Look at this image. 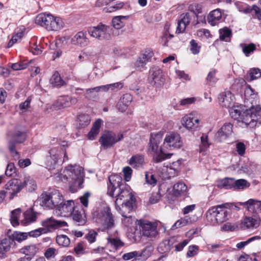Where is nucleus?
Listing matches in <instances>:
<instances>
[{
    "mask_svg": "<svg viewBox=\"0 0 261 261\" xmlns=\"http://www.w3.org/2000/svg\"><path fill=\"white\" fill-rule=\"evenodd\" d=\"M50 143L57 145L48 151V155L45 158V165L57 181L67 182L71 192H75L82 188L84 172L83 168L79 165H69L63 170L59 171L58 167L68 160L65 147L67 146L65 141H61L54 138Z\"/></svg>",
    "mask_w": 261,
    "mask_h": 261,
    "instance_id": "1",
    "label": "nucleus"
},
{
    "mask_svg": "<svg viewBox=\"0 0 261 261\" xmlns=\"http://www.w3.org/2000/svg\"><path fill=\"white\" fill-rule=\"evenodd\" d=\"M96 221L99 225V229L108 234L105 247H98L96 249L97 252H115L124 246V243L120 239L116 224L109 207H104L97 213Z\"/></svg>",
    "mask_w": 261,
    "mask_h": 261,
    "instance_id": "2",
    "label": "nucleus"
},
{
    "mask_svg": "<svg viewBox=\"0 0 261 261\" xmlns=\"http://www.w3.org/2000/svg\"><path fill=\"white\" fill-rule=\"evenodd\" d=\"M7 193L9 195V199H12L19 193L22 189L25 188L30 192L35 190L37 184L34 179L25 174H20L18 178L9 180L5 185Z\"/></svg>",
    "mask_w": 261,
    "mask_h": 261,
    "instance_id": "3",
    "label": "nucleus"
},
{
    "mask_svg": "<svg viewBox=\"0 0 261 261\" xmlns=\"http://www.w3.org/2000/svg\"><path fill=\"white\" fill-rule=\"evenodd\" d=\"M249 212L253 213L252 216L246 217L242 225L247 228H256L261 225V201L250 199L245 202H240Z\"/></svg>",
    "mask_w": 261,
    "mask_h": 261,
    "instance_id": "4",
    "label": "nucleus"
},
{
    "mask_svg": "<svg viewBox=\"0 0 261 261\" xmlns=\"http://www.w3.org/2000/svg\"><path fill=\"white\" fill-rule=\"evenodd\" d=\"M233 206L232 203H225L210 208L206 214L207 220L213 225L222 223L228 219Z\"/></svg>",
    "mask_w": 261,
    "mask_h": 261,
    "instance_id": "5",
    "label": "nucleus"
},
{
    "mask_svg": "<svg viewBox=\"0 0 261 261\" xmlns=\"http://www.w3.org/2000/svg\"><path fill=\"white\" fill-rule=\"evenodd\" d=\"M163 138V134L161 132L152 133L150 135L149 150L153 152V160L155 163L161 162L164 160L170 158L172 153L165 152L163 144L159 146Z\"/></svg>",
    "mask_w": 261,
    "mask_h": 261,
    "instance_id": "6",
    "label": "nucleus"
},
{
    "mask_svg": "<svg viewBox=\"0 0 261 261\" xmlns=\"http://www.w3.org/2000/svg\"><path fill=\"white\" fill-rule=\"evenodd\" d=\"M134 195L130 187L127 185L119 188V192L116 195L115 205L119 210L126 209L130 213L133 209Z\"/></svg>",
    "mask_w": 261,
    "mask_h": 261,
    "instance_id": "7",
    "label": "nucleus"
},
{
    "mask_svg": "<svg viewBox=\"0 0 261 261\" xmlns=\"http://www.w3.org/2000/svg\"><path fill=\"white\" fill-rule=\"evenodd\" d=\"M63 197L58 190L43 193L41 195V205L44 207L56 211L57 207L62 202Z\"/></svg>",
    "mask_w": 261,
    "mask_h": 261,
    "instance_id": "8",
    "label": "nucleus"
},
{
    "mask_svg": "<svg viewBox=\"0 0 261 261\" xmlns=\"http://www.w3.org/2000/svg\"><path fill=\"white\" fill-rule=\"evenodd\" d=\"M240 122L252 128L256 126L257 123H261V108H253L243 111Z\"/></svg>",
    "mask_w": 261,
    "mask_h": 261,
    "instance_id": "9",
    "label": "nucleus"
},
{
    "mask_svg": "<svg viewBox=\"0 0 261 261\" xmlns=\"http://www.w3.org/2000/svg\"><path fill=\"white\" fill-rule=\"evenodd\" d=\"M87 31L90 36L100 41L108 40L111 37V27L102 23L89 28Z\"/></svg>",
    "mask_w": 261,
    "mask_h": 261,
    "instance_id": "10",
    "label": "nucleus"
},
{
    "mask_svg": "<svg viewBox=\"0 0 261 261\" xmlns=\"http://www.w3.org/2000/svg\"><path fill=\"white\" fill-rule=\"evenodd\" d=\"M182 145L180 135L175 132H168L166 134L163 142L165 152L174 148H179Z\"/></svg>",
    "mask_w": 261,
    "mask_h": 261,
    "instance_id": "11",
    "label": "nucleus"
},
{
    "mask_svg": "<svg viewBox=\"0 0 261 261\" xmlns=\"http://www.w3.org/2000/svg\"><path fill=\"white\" fill-rule=\"evenodd\" d=\"M123 138L122 134H116L113 132H105L99 139V142L105 148L113 146L115 143L120 141Z\"/></svg>",
    "mask_w": 261,
    "mask_h": 261,
    "instance_id": "12",
    "label": "nucleus"
},
{
    "mask_svg": "<svg viewBox=\"0 0 261 261\" xmlns=\"http://www.w3.org/2000/svg\"><path fill=\"white\" fill-rule=\"evenodd\" d=\"M138 225L141 227L143 236L147 238H155L158 234L157 231V224L147 220L137 221Z\"/></svg>",
    "mask_w": 261,
    "mask_h": 261,
    "instance_id": "13",
    "label": "nucleus"
},
{
    "mask_svg": "<svg viewBox=\"0 0 261 261\" xmlns=\"http://www.w3.org/2000/svg\"><path fill=\"white\" fill-rule=\"evenodd\" d=\"M188 195V189L186 185L182 181L175 184L170 193V198L172 201H178Z\"/></svg>",
    "mask_w": 261,
    "mask_h": 261,
    "instance_id": "14",
    "label": "nucleus"
},
{
    "mask_svg": "<svg viewBox=\"0 0 261 261\" xmlns=\"http://www.w3.org/2000/svg\"><path fill=\"white\" fill-rule=\"evenodd\" d=\"M148 79L149 82L155 87H161L165 82L162 70L156 66L152 67L149 70Z\"/></svg>",
    "mask_w": 261,
    "mask_h": 261,
    "instance_id": "15",
    "label": "nucleus"
},
{
    "mask_svg": "<svg viewBox=\"0 0 261 261\" xmlns=\"http://www.w3.org/2000/svg\"><path fill=\"white\" fill-rule=\"evenodd\" d=\"M74 202L73 200H65L63 197L62 202L57 207L56 213L58 215L62 217H69L75 208Z\"/></svg>",
    "mask_w": 261,
    "mask_h": 261,
    "instance_id": "16",
    "label": "nucleus"
},
{
    "mask_svg": "<svg viewBox=\"0 0 261 261\" xmlns=\"http://www.w3.org/2000/svg\"><path fill=\"white\" fill-rule=\"evenodd\" d=\"M45 229L43 228H38L29 232H22L16 231H14L12 235L13 238L12 240L13 241H15L19 243H21L22 241L26 240L29 236L37 237L42 233H45Z\"/></svg>",
    "mask_w": 261,
    "mask_h": 261,
    "instance_id": "17",
    "label": "nucleus"
},
{
    "mask_svg": "<svg viewBox=\"0 0 261 261\" xmlns=\"http://www.w3.org/2000/svg\"><path fill=\"white\" fill-rule=\"evenodd\" d=\"M42 225L43 226V228L45 229V233H46L48 231L67 226V223L64 221L57 220L53 218H49L42 222Z\"/></svg>",
    "mask_w": 261,
    "mask_h": 261,
    "instance_id": "18",
    "label": "nucleus"
},
{
    "mask_svg": "<svg viewBox=\"0 0 261 261\" xmlns=\"http://www.w3.org/2000/svg\"><path fill=\"white\" fill-rule=\"evenodd\" d=\"M109 184L108 185V194L111 196H114V192L116 191L117 188H121L125 185H122L121 177L117 174L112 175L109 177Z\"/></svg>",
    "mask_w": 261,
    "mask_h": 261,
    "instance_id": "19",
    "label": "nucleus"
},
{
    "mask_svg": "<svg viewBox=\"0 0 261 261\" xmlns=\"http://www.w3.org/2000/svg\"><path fill=\"white\" fill-rule=\"evenodd\" d=\"M218 102L222 107L229 108L234 103V95L230 91L222 92L219 95Z\"/></svg>",
    "mask_w": 261,
    "mask_h": 261,
    "instance_id": "20",
    "label": "nucleus"
},
{
    "mask_svg": "<svg viewBox=\"0 0 261 261\" xmlns=\"http://www.w3.org/2000/svg\"><path fill=\"white\" fill-rule=\"evenodd\" d=\"M53 15L50 14L41 13L37 16L35 22L48 30H50Z\"/></svg>",
    "mask_w": 261,
    "mask_h": 261,
    "instance_id": "21",
    "label": "nucleus"
},
{
    "mask_svg": "<svg viewBox=\"0 0 261 261\" xmlns=\"http://www.w3.org/2000/svg\"><path fill=\"white\" fill-rule=\"evenodd\" d=\"M181 124L188 129H191L194 127L198 126L199 120L198 118H195L194 114L191 113L185 115L181 119Z\"/></svg>",
    "mask_w": 261,
    "mask_h": 261,
    "instance_id": "22",
    "label": "nucleus"
},
{
    "mask_svg": "<svg viewBox=\"0 0 261 261\" xmlns=\"http://www.w3.org/2000/svg\"><path fill=\"white\" fill-rule=\"evenodd\" d=\"M232 132V125L230 123H225L218 131L216 137L219 141L225 140Z\"/></svg>",
    "mask_w": 261,
    "mask_h": 261,
    "instance_id": "23",
    "label": "nucleus"
},
{
    "mask_svg": "<svg viewBox=\"0 0 261 261\" xmlns=\"http://www.w3.org/2000/svg\"><path fill=\"white\" fill-rule=\"evenodd\" d=\"M71 43L73 44L77 45L81 47L87 46L89 41L86 36V32L80 31L77 32L72 38Z\"/></svg>",
    "mask_w": 261,
    "mask_h": 261,
    "instance_id": "24",
    "label": "nucleus"
},
{
    "mask_svg": "<svg viewBox=\"0 0 261 261\" xmlns=\"http://www.w3.org/2000/svg\"><path fill=\"white\" fill-rule=\"evenodd\" d=\"M77 100L75 97H71L69 96H63L59 97L56 103V107L58 109L69 107L72 105L76 103Z\"/></svg>",
    "mask_w": 261,
    "mask_h": 261,
    "instance_id": "25",
    "label": "nucleus"
},
{
    "mask_svg": "<svg viewBox=\"0 0 261 261\" xmlns=\"http://www.w3.org/2000/svg\"><path fill=\"white\" fill-rule=\"evenodd\" d=\"M72 219L78 225H84L86 222L85 211L83 208L75 207L72 213Z\"/></svg>",
    "mask_w": 261,
    "mask_h": 261,
    "instance_id": "26",
    "label": "nucleus"
},
{
    "mask_svg": "<svg viewBox=\"0 0 261 261\" xmlns=\"http://www.w3.org/2000/svg\"><path fill=\"white\" fill-rule=\"evenodd\" d=\"M132 99V97L130 94H125L123 95L116 106L117 109L121 112H125Z\"/></svg>",
    "mask_w": 261,
    "mask_h": 261,
    "instance_id": "27",
    "label": "nucleus"
},
{
    "mask_svg": "<svg viewBox=\"0 0 261 261\" xmlns=\"http://www.w3.org/2000/svg\"><path fill=\"white\" fill-rule=\"evenodd\" d=\"M13 242L10 238H5L0 240V259L6 256V253L10 250Z\"/></svg>",
    "mask_w": 261,
    "mask_h": 261,
    "instance_id": "28",
    "label": "nucleus"
},
{
    "mask_svg": "<svg viewBox=\"0 0 261 261\" xmlns=\"http://www.w3.org/2000/svg\"><path fill=\"white\" fill-rule=\"evenodd\" d=\"M222 18V13L220 9H217L211 11L207 16L209 24L215 26L218 23Z\"/></svg>",
    "mask_w": 261,
    "mask_h": 261,
    "instance_id": "29",
    "label": "nucleus"
},
{
    "mask_svg": "<svg viewBox=\"0 0 261 261\" xmlns=\"http://www.w3.org/2000/svg\"><path fill=\"white\" fill-rule=\"evenodd\" d=\"M24 219L22 220L21 223L24 225H27L30 223L36 221L37 219L36 214L32 209L27 210L23 214Z\"/></svg>",
    "mask_w": 261,
    "mask_h": 261,
    "instance_id": "30",
    "label": "nucleus"
},
{
    "mask_svg": "<svg viewBox=\"0 0 261 261\" xmlns=\"http://www.w3.org/2000/svg\"><path fill=\"white\" fill-rule=\"evenodd\" d=\"M43 47L41 44V41L38 42L35 38L32 39L30 42V51L35 55L41 54L43 51Z\"/></svg>",
    "mask_w": 261,
    "mask_h": 261,
    "instance_id": "31",
    "label": "nucleus"
},
{
    "mask_svg": "<svg viewBox=\"0 0 261 261\" xmlns=\"http://www.w3.org/2000/svg\"><path fill=\"white\" fill-rule=\"evenodd\" d=\"M65 27V23L59 17L53 16L51 26L49 31H57L63 29Z\"/></svg>",
    "mask_w": 261,
    "mask_h": 261,
    "instance_id": "32",
    "label": "nucleus"
},
{
    "mask_svg": "<svg viewBox=\"0 0 261 261\" xmlns=\"http://www.w3.org/2000/svg\"><path fill=\"white\" fill-rule=\"evenodd\" d=\"M102 121L100 119H98L93 124L92 127L88 134V138L89 140H94L95 137L98 134L99 128L102 124Z\"/></svg>",
    "mask_w": 261,
    "mask_h": 261,
    "instance_id": "33",
    "label": "nucleus"
},
{
    "mask_svg": "<svg viewBox=\"0 0 261 261\" xmlns=\"http://www.w3.org/2000/svg\"><path fill=\"white\" fill-rule=\"evenodd\" d=\"M229 108V111L231 117L240 122L243 112L242 107L240 106H234L233 105Z\"/></svg>",
    "mask_w": 261,
    "mask_h": 261,
    "instance_id": "34",
    "label": "nucleus"
},
{
    "mask_svg": "<svg viewBox=\"0 0 261 261\" xmlns=\"http://www.w3.org/2000/svg\"><path fill=\"white\" fill-rule=\"evenodd\" d=\"M38 251V248L34 244L27 245L20 249V253L27 256H33L36 254Z\"/></svg>",
    "mask_w": 261,
    "mask_h": 261,
    "instance_id": "35",
    "label": "nucleus"
},
{
    "mask_svg": "<svg viewBox=\"0 0 261 261\" xmlns=\"http://www.w3.org/2000/svg\"><path fill=\"white\" fill-rule=\"evenodd\" d=\"M50 84L54 87L60 88L66 84L58 72H56L50 79Z\"/></svg>",
    "mask_w": 261,
    "mask_h": 261,
    "instance_id": "36",
    "label": "nucleus"
},
{
    "mask_svg": "<svg viewBox=\"0 0 261 261\" xmlns=\"http://www.w3.org/2000/svg\"><path fill=\"white\" fill-rule=\"evenodd\" d=\"M219 33L220 40L228 42L230 41L232 37V31L230 29L224 27L219 30Z\"/></svg>",
    "mask_w": 261,
    "mask_h": 261,
    "instance_id": "37",
    "label": "nucleus"
},
{
    "mask_svg": "<svg viewBox=\"0 0 261 261\" xmlns=\"http://www.w3.org/2000/svg\"><path fill=\"white\" fill-rule=\"evenodd\" d=\"M144 163V158L142 155L137 154L132 156L129 160V164L134 168L141 166Z\"/></svg>",
    "mask_w": 261,
    "mask_h": 261,
    "instance_id": "38",
    "label": "nucleus"
},
{
    "mask_svg": "<svg viewBox=\"0 0 261 261\" xmlns=\"http://www.w3.org/2000/svg\"><path fill=\"white\" fill-rule=\"evenodd\" d=\"M261 76V71L258 68H252L249 70L246 75V79L247 81H253Z\"/></svg>",
    "mask_w": 261,
    "mask_h": 261,
    "instance_id": "39",
    "label": "nucleus"
},
{
    "mask_svg": "<svg viewBox=\"0 0 261 261\" xmlns=\"http://www.w3.org/2000/svg\"><path fill=\"white\" fill-rule=\"evenodd\" d=\"M21 210L17 208L12 211L10 221L13 226H16L19 225L18 219L21 214Z\"/></svg>",
    "mask_w": 261,
    "mask_h": 261,
    "instance_id": "40",
    "label": "nucleus"
},
{
    "mask_svg": "<svg viewBox=\"0 0 261 261\" xmlns=\"http://www.w3.org/2000/svg\"><path fill=\"white\" fill-rule=\"evenodd\" d=\"M120 213L122 217L124 218L122 220V223L127 227H128L130 225L132 224L134 221L135 220L134 218H133L130 216H127L126 213H129L126 209L120 210Z\"/></svg>",
    "mask_w": 261,
    "mask_h": 261,
    "instance_id": "41",
    "label": "nucleus"
},
{
    "mask_svg": "<svg viewBox=\"0 0 261 261\" xmlns=\"http://www.w3.org/2000/svg\"><path fill=\"white\" fill-rule=\"evenodd\" d=\"M250 184L246 180L240 179L234 180V190H243L248 188Z\"/></svg>",
    "mask_w": 261,
    "mask_h": 261,
    "instance_id": "42",
    "label": "nucleus"
},
{
    "mask_svg": "<svg viewBox=\"0 0 261 261\" xmlns=\"http://www.w3.org/2000/svg\"><path fill=\"white\" fill-rule=\"evenodd\" d=\"M56 242L59 245L66 247L69 245L70 240L67 236L61 234L57 236Z\"/></svg>",
    "mask_w": 261,
    "mask_h": 261,
    "instance_id": "43",
    "label": "nucleus"
},
{
    "mask_svg": "<svg viewBox=\"0 0 261 261\" xmlns=\"http://www.w3.org/2000/svg\"><path fill=\"white\" fill-rule=\"evenodd\" d=\"M77 119L79 125L82 127L88 126L91 122L90 116L88 114H80Z\"/></svg>",
    "mask_w": 261,
    "mask_h": 261,
    "instance_id": "44",
    "label": "nucleus"
},
{
    "mask_svg": "<svg viewBox=\"0 0 261 261\" xmlns=\"http://www.w3.org/2000/svg\"><path fill=\"white\" fill-rule=\"evenodd\" d=\"M221 186L226 189H231L234 188V179L232 178H225L221 180L220 182Z\"/></svg>",
    "mask_w": 261,
    "mask_h": 261,
    "instance_id": "45",
    "label": "nucleus"
},
{
    "mask_svg": "<svg viewBox=\"0 0 261 261\" xmlns=\"http://www.w3.org/2000/svg\"><path fill=\"white\" fill-rule=\"evenodd\" d=\"M31 61L28 62L27 61H22L18 63L11 64V68L14 70H19L25 69L29 65Z\"/></svg>",
    "mask_w": 261,
    "mask_h": 261,
    "instance_id": "46",
    "label": "nucleus"
},
{
    "mask_svg": "<svg viewBox=\"0 0 261 261\" xmlns=\"http://www.w3.org/2000/svg\"><path fill=\"white\" fill-rule=\"evenodd\" d=\"M171 248V246L169 244V241L165 240L159 244L158 249L159 252L161 253H165L169 252Z\"/></svg>",
    "mask_w": 261,
    "mask_h": 261,
    "instance_id": "47",
    "label": "nucleus"
},
{
    "mask_svg": "<svg viewBox=\"0 0 261 261\" xmlns=\"http://www.w3.org/2000/svg\"><path fill=\"white\" fill-rule=\"evenodd\" d=\"M236 6L239 12L243 13L244 14H249L251 11V7L246 4L237 2L236 3Z\"/></svg>",
    "mask_w": 261,
    "mask_h": 261,
    "instance_id": "48",
    "label": "nucleus"
},
{
    "mask_svg": "<svg viewBox=\"0 0 261 261\" xmlns=\"http://www.w3.org/2000/svg\"><path fill=\"white\" fill-rule=\"evenodd\" d=\"M126 16H118L115 17L112 20V23L113 27L116 29H119L121 28L123 25L124 23L122 21V19H124Z\"/></svg>",
    "mask_w": 261,
    "mask_h": 261,
    "instance_id": "49",
    "label": "nucleus"
},
{
    "mask_svg": "<svg viewBox=\"0 0 261 261\" xmlns=\"http://www.w3.org/2000/svg\"><path fill=\"white\" fill-rule=\"evenodd\" d=\"M163 170L165 174V175L164 176L165 178H170L176 175L178 173L176 171H174V169L169 165L164 167Z\"/></svg>",
    "mask_w": 261,
    "mask_h": 261,
    "instance_id": "50",
    "label": "nucleus"
},
{
    "mask_svg": "<svg viewBox=\"0 0 261 261\" xmlns=\"http://www.w3.org/2000/svg\"><path fill=\"white\" fill-rule=\"evenodd\" d=\"M153 56V53L151 49H146L142 54L140 55V57L142 59L145 60L146 62L148 63L151 61V58Z\"/></svg>",
    "mask_w": 261,
    "mask_h": 261,
    "instance_id": "51",
    "label": "nucleus"
},
{
    "mask_svg": "<svg viewBox=\"0 0 261 261\" xmlns=\"http://www.w3.org/2000/svg\"><path fill=\"white\" fill-rule=\"evenodd\" d=\"M147 62L145 60L142 59L140 56L138 57L135 63V67L136 69L139 71H142L146 69V64Z\"/></svg>",
    "mask_w": 261,
    "mask_h": 261,
    "instance_id": "52",
    "label": "nucleus"
},
{
    "mask_svg": "<svg viewBox=\"0 0 261 261\" xmlns=\"http://www.w3.org/2000/svg\"><path fill=\"white\" fill-rule=\"evenodd\" d=\"M260 239H261V237H260L258 236H254V237H251L250 238H249L247 240H246L245 241L241 242L240 243H238L236 245V247L238 249H241L243 248L245 246L247 245L250 242H251L252 241H254L255 240H260Z\"/></svg>",
    "mask_w": 261,
    "mask_h": 261,
    "instance_id": "53",
    "label": "nucleus"
},
{
    "mask_svg": "<svg viewBox=\"0 0 261 261\" xmlns=\"http://www.w3.org/2000/svg\"><path fill=\"white\" fill-rule=\"evenodd\" d=\"M216 70L212 69L208 73L206 77V80L210 85L215 84L218 80L216 77Z\"/></svg>",
    "mask_w": 261,
    "mask_h": 261,
    "instance_id": "54",
    "label": "nucleus"
},
{
    "mask_svg": "<svg viewBox=\"0 0 261 261\" xmlns=\"http://www.w3.org/2000/svg\"><path fill=\"white\" fill-rule=\"evenodd\" d=\"M244 95L245 99L247 100L253 99L255 96L253 90L249 86H246L245 88Z\"/></svg>",
    "mask_w": 261,
    "mask_h": 261,
    "instance_id": "55",
    "label": "nucleus"
},
{
    "mask_svg": "<svg viewBox=\"0 0 261 261\" xmlns=\"http://www.w3.org/2000/svg\"><path fill=\"white\" fill-rule=\"evenodd\" d=\"M199 251V247L197 245H191L189 246L187 256L188 257H192L196 255Z\"/></svg>",
    "mask_w": 261,
    "mask_h": 261,
    "instance_id": "56",
    "label": "nucleus"
},
{
    "mask_svg": "<svg viewBox=\"0 0 261 261\" xmlns=\"http://www.w3.org/2000/svg\"><path fill=\"white\" fill-rule=\"evenodd\" d=\"M9 148L13 159L15 160L19 159L20 155L19 153L15 149V144L13 141H10L9 143Z\"/></svg>",
    "mask_w": 261,
    "mask_h": 261,
    "instance_id": "57",
    "label": "nucleus"
},
{
    "mask_svg": "<svg viewBox=\"0 0 261 261\" xmlns=\"http://www.w3.org/2000/svg\"><path fill=\"white\" fill-rule=\"evenodd\" d=\"M201 46L194 40L190 41V50L192 54H198L200 51Z\"/></svg>",
    "mask_w": 261,
    "mask_h": 261,
    "instance_id": "58",
    "label": "nucleus"
},
{
    "mask_svg": "<svg viewBox=\"0 0 261 261\" xmlns=\"http://www.w3.org/2000/svg\"><path fill=\"white\" fill-rule=\"evenodd\" d=\"M23 35V33L22 32H19L17 34L13 35L11 38V39L9 41L8 44V47H11L15 43L17 42L19 40L21 39Z\"/></svg>",
    "mask_w": 261,
    "mask_h": 261,
    "instance_id": "59",
    "label": "nucleus"
},
{
    "mask_svg": "<svg viewBox=\"0 0 261 261\" xmlns=\"http://www.w3.org/2000/svg\"><path fill=\"white\" fill-rule=\"evenodd\" d=\"M97 236V232L96 231L91 230L86 234L85 238L89 243H92L95 242Z\"/></svg>",
    "mask_w": 261,
    "mask_h": 261,
    "instance_id": "60",
    "label": "nucleus"
},
{
    "mask_svg": "<svg viewBox=\"0 0 261 261\" xmlns=\"http://www.w3.org/2000/svg\"><path fill=\"white\" fill-rule=\"evenodd\" d=\"M255 46L253 44L244 45L243 47V51L246 56H248L251 53H253L255 49Z\"/></svg>",
    "mask_w": 261,
    "mask_h": 261,
    "instance_id": "61",
    "label": "nucleus"
},
{
    "mask_svg": "<svg viewBox=\"0 0 261 261\" xmlns=\"http://www.w3.org/2000/svg\"><path fill=\"white\" fill-rule=\"evenodd\" d=\"M250 13L254 17L257 18L258 19H261V9L256 5H253L251 8Z\"/></svg>",
    "mask_w": 261,
    "mask_h": 261,
    "instance_id": "62",
    "label": "nucleus"
},
{
    "mask_svg": "<svg viewBox=\"0 0 261 261\" xmlns=\"http://www.w3.org/2000/svg\"><path fill=\"white\" fill-rule=\"evenodd\" d=\"M123 176L126 181L130 180L133 173V170L128 166L125 167L123 169Z\"/></svg>",
    "mask_w": 261,
    "mask_h": 261,
    "instance_id": "63",
    "label": "nucleus"
},
{
    "mask_svg": "<svg viewBox=\"0 0 261 261\" xmlns=\"http://www.w3.org/2000/svg\"><path fill=\"white\" fill-rule=\"evenodd\" d=\"M25 139V134L23 132H18L13 137V140L17 143H22Z\"/></svg>",
    "mask_w": 261,
    "mask_h": 261,
    "instance_id": "64",
    "label": "nucleus"
}]
</instances>
